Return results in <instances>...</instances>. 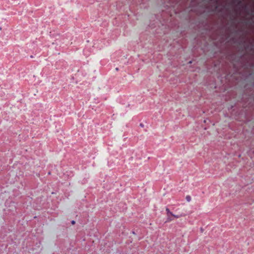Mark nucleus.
<instances>
[{
    "label": "nucleus",
    "mask_w": 254,
    "mask_h": 254,
    "mask_svg": "<svg viewBox=\"0 0 254 254\" xmlns=\"http://www.w3.org/2000/svg\"><path fill=\"white\" fill-rule=\"evenodd\" d=\"M172 220L171 219H170V218H168V220H167V221L169 222V221H172Z\"/></svg>",
    "instance_id": "obj_5"
},
{
    "label": "nucleus",
    "mask_w": 254,
    "mask_h": 254,
    "mask_svg": "<svg viewBox=\"0 0 254 254\" xmlns=\"http://www.w3.org/2000/svg\"><path fill=\"white\" fill-rule=\"evenodd\" d=\"M75 223V222L74 220H72V221H71V224H72V225H74Z\"/></svg>",
    "instance_id": "obj_4"
},
{
    "label": "nucleus",
    "mask_w": 254,
    "mask_h": 254,
    "mask_svg": "<svg viewBox=\"0 0 254 254\" xmlns=\"http://www.w3.org/2000/svg\"><path fill=\"white\" fill-rule=\"evenodd\" d=\"M172 216H174V217L175 218H178L180 217V216L179 215H175L174 214H173V215H172Z\"/></svg>",
    "instance_id": "obj_3"
},
{
    "label": "nucleus",
    "mask_w": 254,
    "mask_h": 254,
    "mask_svg": "<svg viewBox=\"0 0 254 254\" xmlns=\"http://www.w3.org/2000/svg\"><path fill=\"white\" fill-rule=\"evenodd\" d=\"M166 210L167 211L168 215H169V214H170L171 215H173V213L170 211V210L168 208H166Z\"/></svg>",
    "instance_id": "obj_1"
},
{
    "label": "nucleus",
    "mask_w": 254,
    "mask_h": 254,
    "mask_svg": "<svg viewBox=\"0 0 254 254\" xmlns=\"http://www.w3.org/2000/svg\"><path fill=\"white\" fill-rule=\"evenodd\" d=\"M186 199L188 201H190V196H187L186 197Z\"/></svg>",
    "instance_id": "obj_2"
}]
</instances>
